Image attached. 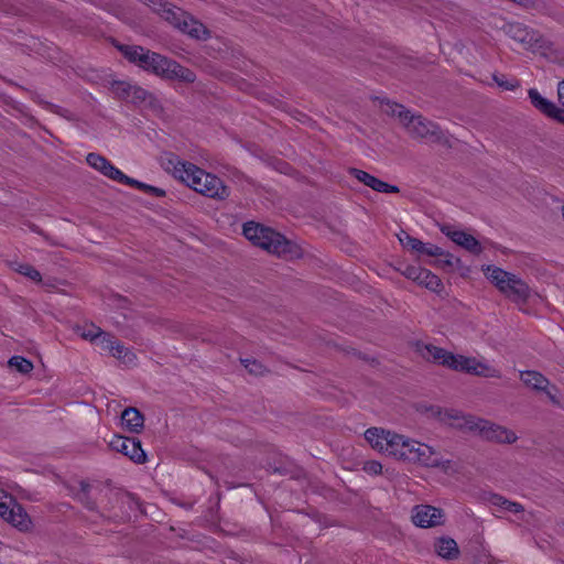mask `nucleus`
Masks as SVG:
<instances>
[{"mask_svg": "<svg viewBox=\"0 0 564 564\" xmlns=\"http://www.w3.org/2000/svg\"><path fill=\"white\" fill-rule=\"evenodd\" d=\"M89 166L100 172L106 177L121 184L137 187L145 193L153 194L156 197H163L165 192L162 188L142 183L138 180L127 176L122 171L116 167L109 160L97 153H89L86 158Z\"/></svg>", "mask_w": 564, "mask_h": 564, "instance_id": "10", "label": "nucleus"}, {"mask_svg": "<svg viewBox=\"0 0 564 564\" xmlns=\"http://www.w3.org/2000/svg\"><path fill=\"white\" fill-rule=\"evenodd\" d=\"M120 51L128 61L163 79L178 80L186 84L194 83L196 79L193 70L141 46L124 45L120 47Z\"/></svg>", "mask_w": 564, "mask_h": 564, "instance_id": "3", "label": "nucleus"}, {"mask_svg": "<svg viewBox=\"0 0 564 564\" xmlns=\"http://www.w3.org/2000/svg\"><path fill=\"white\" fill-rule=\"evenodd\" d=\"M488 502L490 505L492 513L498 517H503L507 513H524L523 507L520 503L510 501L499 495H492L489 498Z\"/></svg>", "mask_w": 564, "mask_h": 564, "instance_id": "20", "label": "nucleus"}, {"mask_svg": "<svg viewBox=\"0 0 564 564\" xmlns=\"http://www.w3.org/2000/svg\"><path fill=\"white\" fill-rule=\"evenodd\" d=\"M411 518L416 527L432 528L443 523L444 513L433 506L420 505L413 508Z\"/></svg>", "mask_w": 564, "mask_h": 564, "instance_id": "17", "label": "nucleus"}, {"mask_svg": "<svg viewBox=\"0 0 564 564\" xmlns=\"http://www.w3.org/2000/svg\"><path fill=\"white\" fill-rule=\"evenodd\" d=\"M162 165L166 172L202 195L217 199H225L229 196L228 188L219 177L193 163L170 154L163 160Z\"/></svg>", "mask_w": 564, "mask_h": 564, "instance_id": "2", "label": "nucleus"}, {"mask_svg": "<svg viewBox=\"0 0 564 564\" xmlns=\"http://www.w3.org/2000/svg\"><path fill=\"white\" fill-rule=\"evenodd\" d=\"M400 241L404 247L419 253H423L430 257H440L443 254L442 248L437 247L436 245L424 243L421 240L408 235L405 236V239L400 238Z\"/></svg>", "mask_w": 564, "mask_h": 564, "instance_id": "23", "label": "nucleus"}, {"mask_svg": "<svg viewBox=\"0 0 564 564\" xmlns=\"http://www.w3.org/2000/svg\"><path fill=\"white\" fill-rule=\"evenodd\" d=\"M520 379L528 388L544 391L552 402H556L555 395L547 390L549 380L542 373L533 370L521 371Z\"/></svg>", "mask_w": 564, "mask_h": 564, "instance_id": "21", "label": "nucleus"}, {"mask_svg": "<svg viewBox=\"0 0 564 564\" xmlns=\"http://www.w3.org/2000/svg\"><path fill=\"white\" fill-rule=\"evenodd\" d=\"M402 273L405 278L416 282L419 285L424 286L430 291L438 293L443 289L441 279L430 270L422 267L408 265Z\"/></svg>", "mask_w": 564, "mask_h": 564, "instance_id": "16", "label": "nucleus"}, {"mask_svg": "<svg viewBox=\"0 0 564 564\" xmlns=\"http://www.w3.org/2000/svg\"><path fill=\"white\" fill-rule=\"evenodd\" d=\"M77 333L84 339L91 341L101 350L121 360L122 364L127 366L135 364V354L117 340L112 335L102 332L98 326L94 324L79 326L77 327Z\"/></svg>", "mask_w": 564, "mask_h": 564, "instance_id": "9", "label": "nucleus"}, {"mask_svg": "<svg viewBox=\"0 0 564 564\" xmlns=\"http://www.w3.org/2000/svg\"><path fill=\"white\" fill-rule=\"evenodd\" d=\"M437 416L441 422L451 427L471 433H474L478 420V416L466 414L456 409H441L437 411Z\"/></svg>", "mask_w": 564, "mask_h": 564, "instance_id": "14", "label": "nucleus"}, {"mask_svg": "<svg viewBox=\"0 0 564 564\" xmlns=\"http://www.w3.org/2000/svg\"><path fill=\"white\" fill-rule=\"evenodd\" d=\"M475 426L474 433L489 442L513 444L518 440L512 430L482 417H478Z\"/></svg>", "mask_w": 564, "mask_h": 564, "instance_id": "13", "label": "nucleus"}, {"mask_svg": "<svg viewBox=\"0 0 564 564\" xmlns=\"http://www.w3.org/2000/svg\"><path fill=\"white\" fill-rule=\"evenodd\" d=\"M492 78L499 87H502L506 90H514L518 87L517 80H508L506 78H500L497 75H494Z\"/></svg>", "mask_w": 564, "mask_h": 564, "instance_id": "31", "label": "nucleus"}, {"mask_svg": "<svg viewBox=\"0 0 564 564\" xmlns=\"http://www.w3.org/2000/svg\"><path fill=\"white\" fill-rule=\"evenodd\" d=\"M349 173L358 180L360 183L365 184L366 186L372 188L373 191H377L379 193H397L399 192V188L394 185H390L379 178H377L373 175H370L369 173L358 170V169H350Z\"/></svg>", "mask_w": 564, "mask_h": 564, "instance_id": "19", "label": "nucleus"}, {"mask_svg": "<svg viewBox=\"0 0 564 564\" xmlns=\"http://www.w3.org/2000/svg\"><path fill=\"white\" fill-rule=\"evenodd\" d=\"M435 552L443 558H456L459 554L457 543L451 538H440L434 544Z\"/></svg>", "mask_w": 564, "mask_h": 564, "instance_id": "25", "label": "nucleus"}, {"mask_svg": "<svg viewBox=\"0 0 564 564\" xmlns=\"http://www.w3.org/2000/svg\"><path fill=\"white\" fill-rule=\"evenodd\" d=\"M481 270L499 292L513 302L525 303L531 296L530 286L517 274L491 264L482 265Z\"/></svg>", "mask_w": 564, "mask_h": 564, "instance_id": "7", "label": "nucleus"}, {"mask_svg": "<svg viewBox=\"0 0 564 564\" xmlns=\"http://www.w3.org/2000/svg\"><path fill=\"white\" fill-rule=\"evenodd\" d=\"M14 270L34 282H41V273L28 263H19Z\"/></svg>", "mask_w": 564, "mask_h": 564, "instance_id": "28", "label": "nucleus"}, {"mask_svg": "<svg viewBox=\"0 0 564 564\" xmlns=\"http://www.w3.org/2000/svg\"><path fill=\"white\" fill-rule=\"evenodd\" d=\"M441 231L457 246L474 254H479L482 251L480 242L474 236L464 230L455 229L451 225H442Z\"/></svg>", "mask_w": 564, "mask_h": 564, "instance_id": "18", "label": "nucleus"}, {"mask_svg": "<svg viewBox=\"0 0 564 564\" xmlns=\"http://www.w3.org/2000/svg\"><path fill=\"white\" fill-rule=\"evenodd\" d=\"M0 517L20 532H30L33 521L24 508L3 489H0Z\"/></svg>", "mask_w": 564, "mask_h": 564, "instance_id": "11", "label": "nucleus"}, {"mask_svg": "<svg viewBox=\"0 0 564 564\" xmlns=\"http://www.w3.org/2000/svg\"><path fill=\"white\" fill-rule=\"evenodd\" d=\"M382 111L397 117L412 138L430 143H438L444 139L442 131L434 122L422 116L412 115L402 105L387 100L382 104Z\"/></svg>", "mask_w": 564, "mask_h": 564, "instance_id": "5", "label": "nucleus"}, {"mask_svg": "<svg viewBox=\"0 0 564 564\" xmlns=\"http://www.w3.org/2000/svg\"><path fill=\"white\" fill-rule=\"evenodd\" d=\"M8 366L22 375L30 373L33 370V364L22 356L11 357Z\"/></svg>", "mask_w": 564, "mask_h": 564, "instance_id": "27", "label": "nucleus"}, {"mask_svg": "<svg viewBox=\"0 0 564 564\" xmlns=\"http://www.w3.org/2000/svg\"><path fill=\"white\" fill-rule=\"evenodd\" d=\"M243 235L254 246L260 247L270 253L290 258L297 257L300 254L297 247L289 241L284 236L258 223H246L243 225Z\"/></svg>", "mask_w": 564, "mask_h": 564, "instance_id": "6", "label": "nucleus"}, {"mask_svg": "<svg viewBox=\"0 0 564 564\" xmlns=\"http://www.w3.org/2000/svg\"><path fill=\"white\" fill-rule=\"evenodd\" d=\"M242 362L245 365V368L252 375L261 376L265 372L264 366L257 360L246 359L242 360Z\"/></svg>", "mask_w": 564, "mask_h": 564, "instance_id": "29", "label": "nucleus"}, {"mask_svg": "<svg viewBox=\"0 0 564 564\" xmlns=\"http://www.w3.org/2000/svg\"><path fill=\"white\" fill-rule=\"evenodd\" d=\"M112 91L122 99H145L147 91L140 87L132 86L127 82H113L111 85Z\"/></svg>", "mask_w": 564, "mask_h": 564, "instance_id": "24", "label": "nucleus"}, {"mask_svg": "<svg viewBox=\"0 0 564 564\" xmlns=\"http://www.w3.org/2000/svg\"><path fill=\"white\" fill-rule=\"evenodd\" d=\"M531 104L545 116L553 109V102L544 98L536 88H531L528 91Z\"/></svg>", "mask_w": 564, "mask_h": 564, "instance_id": "26", "label": "nucleus"}, {"mask_svg": "<svg viewBox=\"0 0 564 564\" xmlns=\"http://www.w3.org/2000/svg\"><path fill=\"white\" fill-rule=\"evenodd\" d=\"M122 427L131 433H140L144 425L143 415L135 408H127L121 414Z\"/></svg>", "mask_w": 564, "mask_h": 564, "instance_id": "22", "label": "nucleus"}, {"mask_svg": "<svg viewBox=\"0 0 564 564\" xmlns=\"http://www.w3.org/2000/svg\"><path fill=\"white\" fill-rule=\"evenodd\" d=\"M419 351L425 359L432 360L455 371L482 378H501V371L485 359L453 354L431 344L421 345L419 347Z\"/></svg>", "mask_w": 564, "mask_h": 564, "instance_id": "4", "label": "nucleus"}, {"mask_svg": "<svg viewBox=\"0 0 564 564\" xmlns=\"http://www.w3.org/2000/svg\"><path fill=\"white\" fill-rule=\"evenodd\" d=\"M546 116L564 123V109L558 108L555 104H553V109H550V112Z\"/></svg>", "mask_w": 564, "mask_h": 564, "instance_id": "32", "label": "nucleus"}, {"mask_svg": "<svg viewBox=\"0 0 564 564\" xmlns=\"http://www.w3.org/2000/svg\"><path fill=\"white\" fill-rule=\"evenodd\" d=\"M365 438L372 449L394 460L436 469L447 476L459 471L457 462L445 458L435 447L404 434L370 427L366 430Z\"/></svg>", "mask_w": 564, "mask_h": 564, "instance_id": "1", "label": "nucleus"}, {"mask_svg": "<svg viewBox=\"0 0 564 564\" xmlns=\"http://www.w3.org/2000/svg\"><path fill=\"white\" fill-rule=\"evenodd\" d=\"M507 34L523 50L536 52L543 55H545L552 46V43L539 32L520 23L508 24Z\"/></svg>", "mask_w": 564, "mask_h": 564, "instance_id": "12", "label": "nucleus"}, {"mask_svg": "<svg viewBox=\"0 0 564 564\" xmlns=\"http://www.w3.org/2000/svg\"><path fill=\"white\" fill-rule=\"evenodd\" d=\"M557 94L560 102L564 106V80L558 83Z\"/></svg>", "mask_w": 564, "mask_h": 564, "instance_id": "33", "label": "nucleus"}, {"mask_svg": "<svg viewBox=\"0 0 564 564\" xmlns=\"http://www.w3.org/2000/svg\"><path fill=\"white\" fill-rule=\"evenodd\" d=\"M364 470L369 475H379L382 471V465L378 460H368L364 465Z\"/></svg>", "mask_w": 564, "mask_h": 564, "instance_id": "30", "label": "nucleus"}, {"mask_svg": "<svg viewBox=\"0 0 564 564\" xmlns=\"http://www.w3.org/2000/svg\"><path fill=\"white\" fill-rule=\"evenodd\" d=\"M144 2L164 20L189 36L197 40L208 36L207 29L200 22L187 15L182 9L163 0H144Z\"/></svg>", "mask_w": 564, "mask_h": 564, "instance_id": "8", "label": "nucleus"}, {"mask_svg": "<svg viewBox=\"0 0 564 564\" xmlns=\"http://www.w3.org/2000/svg\"><path fill=\"white\" fill-rule=\"evenodd\" d=\"M111 449L123 454L137 464H143L147 460V455L141 447L140 441L135 438L115 435L109 442Z\"/></svg>", "mask_w": 564, "mask_h": 564, "instance_id": "15", "label": "nucleus"}]
</instances>
